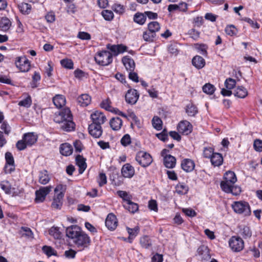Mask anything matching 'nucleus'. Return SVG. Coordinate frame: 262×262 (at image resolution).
Wrapping results in <instances>:
<instances>
[{
  "label": "nucleus",
  "mask_w": 262,
  "mask_h": 262,
  "mask_svg": "<svg viewBox=\"0 0 262 262\" xmlns=\"http://www.w3.org/2000/svg\"><path fill=\"white\" fill-rule=\"evenodd\" d=\"M66 235L72 240L78 248L82 249L88 248L91 243L90 237L77 225L68 227Z\"/></svg>",
  "instance_id": "f257e3e1"
},
{
  "label": "nucleus",
  "mask_w": 262,
  "mask_h": 262,
  "mask_svg": "<svg viewBox=\"0 0 262 262\" xmlns=\"http://www.w3.org/2000/svg\"><path fill=\"white\" fill-rule=\"evenodd\" d=\"M107 48L111 51L112 54L107 51H102L98 53L95 57L96 61L100 65L107 66L112 62V54L117 56L123 53L126 51L127 47L122 44L117 45L108 44Z\"/></svg>",
  "instance_id": "f03ea898"
},
{
  "label": "nucleus",
  "mask_w": 262,
  "mask_h": 262,
  "mask_svg": "<svg viewBox=\"0 0 262 262\" xmlns=\"http://www.w3.org/2000/svg\"><path fill=\"white\" fill-rule=\"evenodd\" d=\"M54 120L55 122L60 124V128L65 131L70 132L75 128L73 116L69 108H64L58 114H55Z\"/></svg>",
  "instance_id": "7ed1b4c3"
},
{
  "label": "nucleus",
  "mask_w": 262,
  "mask_h": 262,
  "mask_svg": "<svg viewBox=\"0 0 262 262\" xmlns=\"http://www.w3.org/2000/svg\"><path fill=\"white\" fill-rule=\"evenodd\" d=\"M231 207L234 212L238 214L244 216H248L251 215V210L248 203L245 201H235L231 205Z\"/></svg>",
  "instance_id": "20e7f679"
},
{
  "label": "nucleus",
  "mask_w": 262,
  "mask_h": 262,
  "mask_svg": "<svg viewBox=\"0 0 262 262\" xmlns=\"http://www.w3.org/2000/svg\"><path fill=\"white\" fill-rule=\"evenodd\" d=\"M65 189V186L61 184L57 185L54 189L55 195L52 203V207L54 209H60L62 205V201L64 196L63 191Z\"/></svg>",
  "instance_id": "39448f33"
},
{
  "label": "nucleus",
  "mask_w": 262,
  "mask_h": 262,
  "mask_svg": "<svg viewBox=\"0 0 262 262\" xmlns=\"http://www.w3.org/2000/svg\"><path fill=\"white\" fill-rule=\"evenodd\" d=\"M235 183L227 182L226 181H222L221 182V188L223 191L228 193H232L234 195H238L241 191V188L235 186Z\"/></svg>",
  "instance_id": "423d86ee"
},
{
  "label": "nucleus",
  "mask_w": 262,
  "mask_h": 262,
  "mask_svg": "<svg viewBox=\"0 0 262 262\" xmlns=\"http://www.w3.org/2000/svg\"><path fill=\"white\" fill-rule=\"evenodd\" d=\"M136 160L141 166L144 167L148 166L152 161L151 156L143 151L138 152L136 155Z\"/></svg>",
  "instance_id": "0eeeda50"
},
{
  "label": "nucleus",
  "mask_w": 262,
  "mask_h": 262,
  "mask_svg": "<svg viewBox=\"0 0 262 262\" xmlns=\"http://www.w3.org/2000/svg\"><path fill=\"white\" fill-rule=\"evenodd\" d=\"M53 187L51 185L46 187H41L35 191V199L36 203H41L44 201L46 196L51 192Z\"/></svg>",
  "instance_id": "6e6552de"
},
{
  "label": "nucleus",
  "mask_w": 262,
  "mask_h": 262,
  "mask_svg": "<svg viewBox=\"0 0 262 262\" xmlns=\"http://www.w3.org/2000/svg\"><path fill=\"white\" fill-rule=\"evenodd\" d=\"M16 67L22 72H27L30 69V63L26 56L18 57L15 60Z\"/></svg>",
  "instance_id": "1a4fd4ad"
},
{
  "label": "nucleus",
  "mask_w": 262,
  "mask_h": 262,
  "mask_svg": "<svg viewBox=\"0 0 262 262\" xmlns=\"http://www.w3.org/2000/svg\"><path fill=\"white\" fill-rule=\"evenodd\" d=\"M229 246L234 252H239L241 251L244 247V244L243 239L235 236H232L229 242Z\"/></svg>",
  "instance_id": "9d476101"
},
{
  "label": "nucleus",
  "mask_w": 262,
  "mask_h": 262,
  "mask_svg": "<svg viewBox=\"0 0 262 262\" xmlns=\"http://www.w3.org/2000/svg\"><path fill=\"white\" fill-rule=\"evenodd\" d=\"M177 130L180 134L188 135L192 131V125L189 121L182 120L178 124Z\"/></svg>",
  "instance_id": "9b49d317"
},
{
  "label": "nucleus",
  "mask_w": 262,
  "mask_h": 262,
  "mask_svg": "<svg viewBox=\"0 0 262 262\" xmlns=\"http://www.w3.org/2000/svg\"><path fill=\"white\" fill-rule=\"evenodd\" d=\"M91 118L92 120V123L99 124L101 125L106 120V118L104 114L99 111H96L93 112L91 115Z\"/></svg>",
  "instance_id": "f8f14e48"
},
{
  "label": "nucleus",
  "mask_w": 262,
  "mask_h": 262,
  "mask_svg": "<svg viewBox=\"0 0 262 262\" xmlns=\"http://www.w3.org/2000/svg\"><path fill=\"white\" fill-rule=\"evenodd\" d=\"M89 132L90 134L95 138H99L102 134L101 125L97 124L91 123L89 126Z\"/></svg>",
  "instance_id": "ddd939ff"
},
{
  "label": "nucleus",
  "mask_w": 262,
  "mask_h": 262,
  "mask_svg": "<svg viewBox=\"0 0 262 262\" xmlns=\"http://www.w3.org/2000/svg\"><path fill=\"white\" fill-rule=\"evenodd\" d=\"M139 96L137 90L130 89L125 95V100L127 103L134 104L137 102Z\"/></svg>",
  "instance_id": "4468645a"
},
{
  "label": "nucleus",
  "mask_w": 262,
  "mask_h": 262,
  "mask_svg": "<svg viewBox=\"0 0 262 262\" xmlns=\"http://www.w3.org/2000/svg\"><path fill=\"white\" fill-rule=\"evenodd\" d=\"M118 225L116 216L113 213L108 214L105 220V226L110 230H114Z\"/></svg>",
  "instance_id": "2eb2a0df"
},
{
  "label": "nucleus",
  "mask_w": 262,
  "mask_h": 262,
  "mask_svg": "<svg viewBox=\"0 0 262 262\" xmlns=\"http://www.w3.org/2000/svg\"><path fill=\"white\" fill-rule=\"evenodd\" d=\"M121 173L124 178H131L135 174L134 168L130 164L126 163L122 166Z\"/></svg>",
  "instance_id": "dca6fc26"
},
{
  "label": "nucleus",
  "mask_w": 262,
  "mask_h": 262,
  "mask_svg": "<svg viewBox=\"0 0 262 262\" xmlns=\"http://www.w3.org/2000/svg\"><path fill=\"white\" fill-rule=\"evenodd\" d=\"M181 166L183 170L188 172L194 169L195 164L194 161L190 159H184L182 161Z\"/></svg>",
  "instance_id": "f3484780"
},
{
  "label": "nucleus",
  "mask_w": 262,
  "mask_h": 262,
  "mask_svg": "<svg viewBox=\"0 0 262 262\" xmlns=\"http://www.w3.org/2000/svg\"><path fill=\"white\" fill-rule=\"evenodd\" d=\"M122 61L128 72H133L135 68V63L134 60L129 56H124L122 58Z\"/></svg>",
  "instance_id": "a211bd4d"
},
{
  "label": "nucleus",
  "mask_w": 262,
  "mask_h": 262,
  "mask_svg": "<svg viewBox=\"0 0 262 262\" xmlns=\"http://www.w3.org/2000/svg\"><path fill=\"white\" fill-rule=\"evenodd\" d=\"M23 139L28 146H31L36 142L37 136L33 133H28L23 135Z\"/></svg>",
  "instance_id": "6ab92c4d"
},
{
  "label": "nucleus",
  "mask_w": 262,
  "mask_h": 262,
  "mask_svg": "<svg viewBox=\"0 0 262 262\" xmlns=\"http://www.w3.org/2000/svg\"><path fill=\"white\" fill-rule=\"evenodd\" d=\"M163 163L166 167L173 168L176 166V159L171 155H166L163 159Z\"/></svg>",
  "instance_id": "aec40b11"
},
{
  "label": "nucleus",
  "mask_w": 262,
  "mask_h": 262,
  "mask_svg": "<svg viewBox=\"0 0 262 262\" xmlns=\"http://www.w3.org/2000/svg\"><path fill=\"white\" fill-rule=\"evenodd\" d=\"M122 120L119 117L113 118L110 121V126L114 130H120L122 126Z\"/></svg>",
  "instance_id": "412c9836"
},
{
  "label": "nucleus",
  "mask_w": 262,
  "mask_h": 262,
  "mask_svg": "<svg viewBox=\"0 0 262 262\" xmlns=\"http://www.w3.org/2000/svg\"><path fill=\"white\" fill-rule=\"evenodd\" d=\"M192 63L198 69H202L205 66V60L201 56H195L192 59Z\"/></svg>",
  "instance_id": "4be33fe9"
},
{
  "label": "nucleus",
  "mask_w": 262,
  "mask_h": 262,
  "mask_svg": "<svg viewBox=\"0 0 262 262\" xmlns=\"http://www.w3.org/2000/svg\"><path fill=\"white\" fill-rule=\"evenodd\" d=\"M91 101V98L88 94H82L77 98V102L82 107L88 106Z\"/></svg>",
  "instance_id": "5701e85b"
},
{
  "label": "nucleus",
  "mask_w": 262,
  "mask_h": 262,
  "mask_svg": "<svg viewBox=\"0 0 262 262\" xmlns=\"http://www.w3.org/2000/svg\"><path fill=\"white\" fill-rule=\"evenodd\" d=\"M51 178L49 176L48 172L43 170L39 173L38 175V182L42 185H46L50 181Z\"/></svg>",
  "instance_id": "b1692460"
},
{
  "label": "nucleus",
  "mask_w": 262,
  "mask_h": 262,
  "mask_svg": "<svg viewBox=\"0 0 262 262\" xmlns=\"http://www.w3.org/2000/svg\"><path fill=\"white\" fill-rule=\"evenodd\" d=\"M60 152L63 156H69L73 152L72 146L68 143H63L60 146Z\"/></svg>",
  "instance_id": "393cba45"
},
{
  "label": "nucleus",
  "mask_w": 262,
  "mask_h": 262,
  "mask_svg": "<svg viewBox=\"0 0 262 262\" xmlns=\"http://www.w3.org/2000/svg\"><path fill=\"white\" fill-rule=\"evenodd\" d=\"M210 161L212 165L214 166H220L223 163V158L221 154L216 152L213 154L210 158Z\"/></svg>",
  "instance_id": "a878e982"
},
{
  "label": "nucleus",
  "mask_w": 262,
  "mask_h": 262,
  "mask_svg": "<svg viewBox=\"0 0 262 262\" xmlns=\"http://www.w3.org/2000/svg\"><path fill=\"white\" fill-rule=\"evenodd\" d=\"M54 104L57 108H61L66 104V98L62 95H56L53 98Z\"/></svg>",
  "instance_id": "bb28decb"
},
{
  "label": "nucleus",
  "mask_w": 262,
  "mask_h": 262,
  "mask_svg": "<svg viewBox=\"0 0 262 262\" xmlns=\"http://www.w3.org/2000/svg\"><path fill=\"white\" fill-rule=\"evenodd\" d=\"M124 208L132 213H135L138 211L139 206L138 204L132 202L131 200L127 203L123 205Z\"/></svg>",
  "instance_id": "cd10ccee"
},
{
  "label": "nucleus",
  "mask_w": 262,
  "mask_h": 262,
  "mask_svg": "<svg viewBox=\"0 0 262 262\" xmlns=\"http://www.w3.org/2000/svg\"><path fill=\"white\" fill-rule=\"evenodd\" d=\"M76 162L77 166L79 168V173H82L86 168L85 160L81 156L78 155L76 157Z\"/></svg>",
  "instance_id": "c85d7f7f"
},
{
  "label": "nucleus",
  "mask_w": 262,
  "mask_h": 262,
  "mask_svg": "<svg viewBox=\"0 0 262 262\" xmlns=\"http://www.w3.org/2000/svg\"><path fill=\"white\" fill-rule=\"evenodd\" d=\"M194 48L197 51L203 56H207L208 46L205 43H195L194 45Z\"/></svg>",
  "instance_id": "c756f323"
},
{
  "label": "nucleus",
  "mask_w": 262,
  "mask_h": 262,
  "mask_svg": "<svg viewBox=\"0 0 262 262\" xmlns=\"http://www.w3.org/2000/svg\"><path fill=\"white\" fill-rule=\"evenodd\" d=\"M234 95L238 98H244L248 95V92L244 87L238 86L234 90Z\"/></svg>",
  "instance_id": "7c9ffc66"
},
{
  "label": "nucleus",
  "mask_w": 262,
  "mask_h": 262,
  "mask_svg": "<svg viewBox=\"0 0 262 262\" xmlns=\"http://www.w3.org/2000/svg\"><path fill=\"white\" fill-rule=\"evenodd\" d=\"M11 25V21L7 17H3L0 20V29L3 31H8Z\"/></svg>",
  "instance_id": "2f4dec72"
},
{
  "label": "nucleus",
  "mask_w": 262,
  "mask_h": 262,
  "mask_svg": "<svg viewBox=\"0 0 262 262\" xmlns=\"http://www.w3.org/2000/svg\"><path fill=\"white\" fill-rule=\"evenodd\" d=\"M186 113L189 116H194L198 112L196 106L193 104L190 103L186 105Z\"/></svg>",
  "instance_id": "473e14b6"
},
{
  "label": "nucleus",
  "mask_w": 262,
  "mask_h": 262,
  "mask_svg": "<svg viewBox=\"0 0 262 262\" xmlns=\"http://www.w3.org/2000/svg\"><path fill=\"white\" fill-rule=\"evenodd\" d=\"M224 180L227 182H232L235 183L237 181V178L235 173L231 171L226 172L224 176Z\"/></svg>",
  "instance_id": "72a5a7b5"
},
{
  "label": "nucleus",
  "mask_w": 262,
  "mask_h": 262,
  "mask_svg": "<svg viewBox=\"0 0 262 262\" xmlns=\"http://www.w3.org/2000/svg\"><path fill=\"white\" fill-rule=\"evenodd\" d=\"M156 37V34L148 30L145 31L143 34V39L148 42H152Z\"/></svg>",
  "instance_id": "f704fd0d"
},
{
  "label": "nucleus",
  "mask_w": 262,
  "mask_h": 262,
  "mask_svg": "<svg viewBox=\"0 0 262 262\" xmlns=\"http://www.w3.org/2000/svg\"><path fill=\"white\" fill-rule=\"evenodd\" d=\"M126 229L128 233L129 234V243H132V240L138 235L139 231V228L138 227H136L134 228L127 227Z\"/></svg>",
  "instance_id": "c9c22d12"
},
{
  "label": "nucleus",
  "mask_w": 262,
  "mask_h": 262,
  "mask_svg": "<svg viewBox=\"0 0 262 262\" xmlns=\"http://www.w3.org/2000/svg\"><path fill=\"white\" fill-rule=\"evenodd\" d=\"M176 191L178 194H185L188 192V188L184 184L179 183L176 187Z\"/></svg>",
  "instance_id": "e433bc0d"
},
{
  "label": "nucleus",
  "mask_w": 262,
  "mask_h": 262,
  "mask_svg": "<svg viewBox=\"0 0 262 262\" xmlns=\"http://www.w3.org/2000/svg\"><path fill=\"white\" fill-rule=\"evenodd\" d=\"M134 20L139 25H143L146 21V16L144 14L137 13L134 15Z\"/></svg>",
  "instance_id": "4c0bfd02"
},
{
  "label": "nucleus",
  "mask_w": 262,
  "mask_h": 262,
  "mask_svg": "<svg viewBox=\"0 0 262 262\" xmlns=\"http://www.w3.org/2000/svg\"><path fill=\"white\" fill-rule=\"evenodd\" d=\"M152 124L153 127L158 130H160L162 128V121L161 119L157 116H155L152 118Z\"/></svg>",
  "instance_id": "58836bf2"
},
{
  "label": "nucleus",
  "mask_w": 262,
  "mask_h": 262,
  "mask_svg": "<svg viewBox=\"0 0 262 262\" xmlns=\"http://www.w3.org/2000/svg\"><path fill=\"white\" fill-rule=\"evenodd\" d=\"M240 234L245 239L250 238L252 235V232L249 227L244 226L240 230Z\"/></svg>",
  "instance_id": "ea45409f"
},
{
  "label": "nucleus",
  "mask_w": 262,
  "mask_h": 262,
  "mask_svg": "<svg viewBox=\"0 0 262 262\" xmlns=\"http://www.w3.org/2000/svg\"><path fill=\"white\" fill-rule=\"evenodd\" d=\"M49 232V234L55 239H59L61 237V232H60L59 228L57 227H51L50 229Z\"/></svg>",
  "instance_id": "a19ab883"
},
{
  "label": "nucleus",
  "mask_w": 262,
  "mask_h": 262,
  "mask_svg": "<svg viewBox=\"0 0 262 262\" xmlns=\"http://www.w3.org/2000/svg\"><path fill=\"white\" fill-rule=\"evenodd\" d=\"M160 26L157 21H151L148 25V30L156 34L160 30Z\"/></svg>",
  "instance_id": "79ce46f5"
},
{
  "label": "nucleus",
  "mask_w": 262,
  "mask_h": 262,
  "mask_svg": "<svg viewBox=\"0 0 262 262\" xmlns=\"http://www.w3.org/2000/svg\"><path fill=\"white\" fill-rule=\"evenodd\" d=\"M1 188L4 190L6 193L11 194L13 195H17L15 192L13 191L14 188H11L8 182H5L1 185Z\"/></svg>",
  "instance_id": "37998d69"
},
{
  "label": "nucleus",
  "mask_w": 262,
  "mask_h": 262,
  "mask_svg": "<svg viewBox=\"0 0 262 262\" xmlns=\"http://www.w3.org/2000/svg\"><path fill=\"white\" fill-rule=\"evenodd\" d=\"M140 244L142 247L147 249L151 246V242L148 236H144L140 239Z\"/></svg>",
  "instance_id": "c03bdc74"
},
{
  "label": "nucleus",
  "mask_w": 262,
  "mask_h": 262,
  "mask_svg": "<svg viewBox=\"0 0 262 262\" xmlns=\"http://www.w3.org/2000/svg\"><path fill=\"white\" fill-rule=\"evenodd\" d=\"M31 5L28 3H23L19 5V10L23 14H29L31 12Z\"/></svg>",
  "instance_id": "a18cd8bd"
},
{
  "label": "nucleus",
  "mask_w": 262,
  "mask_h": 262,
  "mask_svg": "<svg viewBox=\"0 0 262 262\" xmlns=\"http://www.w3.org/2000/svg\"><path fill=\"white\" fill-rule=\"evenodd\" d=\"M203 91L207 94H212L215 90V87L213 85L210 83H206L203 86Z\"/></svg>",
  "instance_id": "49530a36"
},
{
  "label": "nucleus",
  "mask_w": 262,
  "mask_h": 262,
  "mask_svg": "<svg viewBox=\"0 0 262 262\" xmlns=\"http://www.w3.org/2000/svg\"><path fill=\"white\" fill-rule=\"evenodd\" d=\"M32 104V99L30 96H27L25 99L20 100L18 102V105L23 106L26 108L29 107Z\"/></svg>",
  "instance_id": "de8ad7c7"
},
{
  "label": "nucleus",
  "mask_w": 262,
  "mask_h": 262,
  "mask_svg": "<svg viewBox=\"0 0 262 262\" xmlns=\"http://www.w3.org/2000/svg\"><path fill=\"white\" fill-rule=\"evenodd\" d=\"M117 193L124 202H125V203H127L131 200V196L125 191L119 190L117 192Z\"/></svg>",
  "instance_id": "09e8293b"
},
{
  "label": "nucleus",
  "mask_w": 262,
  "mask_h": 262,
  "mask_svg": "<svg viewBox=\"0 0 262 262\" xmlns=\"http://www.w3.org/2000/svg\"><path fill=\"white\" fill-rule=\"evenodd\" d=\"M60 63L62 67L69 69H73V62L70 59H63L60 61Z\"/></svg>",
  "instance_id": "8fccbe9b"
},
{
  "label": "nucleus",
  "mask_w": 262,
  "mask_h": 262,
  "mask_svg": "<svg viewBox=\"0 0 262 262\" xmlns=\"http://www.w3.org/2000/svg\"><path fill=\"white\" fill-rule=\"evenodd\" d=\"M111 102L108 99H105L103 100L101 103V107L103 108H104L106 111L113 112L114 108L112 107L111 105Z\"/></svg>",
  "instance_id": "3c124183"
},
{
  "label": "nucleus",
  "mask_w": 262,
  "mask_h": 262,
  "mask_svg": "<svg viewBox=\"0 0 262 262\" xmlns=\"http://www.w3.org/2000/svg\"><path fill=\"white\" fill-rule=\"evenodd\" d=\"M101 14L106 20H111L114 17L113 12L111 10H103L102 11Z\"/></svg>",
  "instance_id": "603ef678"
},
{
  "label": "nucleus",
  "mask_w": 262,
  "mask_h": 262,
  "mask_svg": "<svg viewBox=\"0 0 262 262\" xmlns=\"http://www.w3.org/2000/svg\"><path fill=\"white\" fill-rule=\"evenodd\" d=\"M236 83V81L234 79L231 78H229L225 81V85L226 89L232 90L235 87Z\"/></svg>",
  "instance_id": "864d4df0"
},
{
  "label": "nucleus",
  "mask_w": 262,
  "mask_h": 262,
  "mask_svg": "<svg viewBox=\"0 0 262 262\" xmlns=\"http://www.w3.org/2000/svg\"><path fill=\"white\" fill-rule=\"evenodd\" d=\"M42 250L48 256L54 255L56 254L55 251L50 246H44L42 247Z\"/></svg>",
  "instance_id": "5fc2aeb1"
},
{
  "label": "nucleus",
  "mask_w": 262,
  "mask_h": 262,
  "mask_svg": "<svg viewBox=\"0 0 262 262\" xmlns=\"http://www.w3.org/2000/svg\"><path fill=\"white\" fill-rule=\"evenodd\" d=\"M225 32L230 36H233L237 33V30L233 25H229L226 27Z\"/></svg>",
  "instance_id": "6e6d98bb"
},
{
  "label": "nucleus",
  "mask_w": 262,
  "mask_h": 262,
  "mask_svg": "<svg viewBox=\"0 0 262 262\" xmlns=\"http://www.w3.org/2000/svg\"><path fill=\"white\" fill-rule=\"evenodd\" d=\"M121 143L124 146H127L131 143L130 136L128 134L124 135L121 139Z\"/></svg>",
  "instance_id": "4d7b16f0"
},
{
  "label": "nucleus",
  "mask_w": 262,
  "mask_h": 262,
  "mask_svg": "<svg viewBox=\"0 0 262 262\" xmlns=\"http://www.w3.org/2000/svg\"><path fill=\"white\" fill-rule=\"evenodd\" d=\"M188 35L194 40H197L200 35V32L194 29H191L188 31Z\"/></svg>",
  "instance_id": "13d9d810"
},
{
  "label": "nucleus",
  "mask_w": 262,
  "mask_h": 262,
  "mask_svg": "<svg viewBox=\"0 0 262 262\" xmlns=\"http://www.w3.org/2000/svg\"><path fill=\"white\" fill-rule=\"evenodd\" d=\"M213 153V149L212 147H205L203 150V156L206 158H210L212 157Z\"/></svg>",
  "instance_id": "bf43d9fd"
},
{
  "label": "nucleus",
  "mask_w": 262,
  "mask_h": 262,
  "mask_svg": "<svg viewBox=\"0 0 262 262\" xmlns=\"http://www.w3.org/2000/svg\"><path fill=\"white\" fill-rule=\"evenodd\" d=\"M253 146L254 149L258 152L262 151V140L256 139L254 141Z\"/></svg>",
  "instance_id": "052dcab7"
},
{
  "label": "nucleus",
  "mask_w": 262,
  "mask_h": 262,
  "mask_svg": "<svg viewBox=\"0 0 262 262\" xmlns=\"http://www.w3.org/2000/svg\"><path fill=\"white\" fill-rule=\"evenodd\" d=\"M6 164H14V160L12 154L7 152L5 154Z\"/></svg>",
  "instance_id": "680f3d73"
},
{
  "label": "nucleus",
  "mask_w": 262,
  "mask_h": 262,
  "mask_svg": "<svg viewBox=\"0 0 262 262\" xmlns=\"http://www.w3.org/2000/svg\"><path fill=\"white\" fill-rule=\"evenodd\" d=\"M98 182L100 186H102L107 182L106 175L104 173H100L98 179Z\"/></svg>",
  "instance_id": "e2e57ef3"
},
{
  "label": "nucleus",
  "mask_w": 262,
  "mask_h": 262,
  "mask_svg": "<svg viewBox=\"0 0 262 262\" xmlns=\"http://www.w3.org/2000/svg\"><path fill=\"white\" fill-rule=\"evenodd\" d=\"M27 146L28 145L23 138L21 140L18 141L16 144V146L19 150H24Z\"/></svg>",
  "instance_id": "0e129e2a"
},
{
  "label": "nucleus",
  "mask_w": 262,
  "mask_h": 262,
  "mask_svg": "<svg viewBox=\"0 0 262 262\" xmlns=\"http://www.w3.org/2000/svg\"><path fill=\"white\" fill-rule=\"evenodd\" d=\"M77 37L82 40H90L91 38V35L85 32H79Z\"/></svg>",
  "instance_id": "69168bd1"
},
{
  "label": "nucleus",
  "mask_w": 262,
  "mask_h": 262,
  "mask_svg": "<svg viewBox=\"0 0 262 262\" xmlns=\"http://www.w3.org/2000/svg\"><path fill=\"white\" fill-rule=\"evenodd\" d=\"M243 20L246 22H247L252 27L254 28L258 29L259 28V25L256 21H254L249 18L245 17L243 19Z\"/></svg>",
  "instance_id": "338daca9"
},
{
  "label": "nucleus",
  "mask_w": 262,
  "mask_h": 262,
  "mask_svg": "<svg viewBox=\"0 0 262 262\" xmlns=\"http://www.w3.org/2000/svg\"><path fill=\"white\" fill-rule=\"evenodd\" d=\"M182 211L187 216L189 217L195 216L196 214L195 211L190 208H184Z\"/></svg>",
  "instance_id": "774afa93"
}]
</instances>
